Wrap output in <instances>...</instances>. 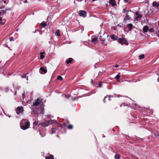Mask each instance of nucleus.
<instances>
[{
    "label": "nucleus",
    "instance_id": "1",
    "mask_svg": "<svg viewBox=\"0 0 159 159\" xmlns=\"http://www.w3.org/2000/svg\"><path fill=\"white\" fill-rule=\"evenodd\" d=\"M31 108L34 113V116L35 117H38L39 114L44 113L43 103L42 101L39 98L37 99L35 102L34 103Z\"/></svg>",
    "mask_w": 159,
    "mask_h": 159
},
{
    "label": "nucleus",
    "instance_id": "2",
    "mask_svg": "<svg viewBox=\"0 0 159 159\" xmlns=\"http://www.w3.org/2000/svg\"><path fill=\"white\" fill-rule=\"evenodd\" d=\"M30 126V123L25 119H23L20 121V127L23 130H25L28 128Z\"/></svg>",
    "mask_w": 159,
    "mask_h": 159
},
{
    "label": "nucleus",
    "instance_id": "3",
    "mask_svg": "<svg viewBox=\"0 0 159 159\" xmlns=\"http://www.w3.org/2000/svg\"><path fill=\"white\" fill-rule=\"evenodd\" d=\"M117 40L119 43L122 44L125 43L126 42V39L124 38H118Z\"/></svg>",
    "mask_w": 159,
    "mask_h": 159
},
{
    "label": "nucleus",
    "instance_id": "4",
    "mask_svg": "<svg viewBox=\"0 0 159 159\" xmlns=\"http://www.w3.org/2000/svg\"><path fill=\"white\" fill-rule=\"evenodd\" d=\"M79 13L80 16L84 17L86 16L87 13L86 12L83 10H80L79 11Z\"/></svg>",
    "mask_w": 159,
    "mask_h": 159
},
{
    "label": "nucleus",
    "instance_id": "5",
    "mask_svg": "<svg viewBox=\"0 0 159 159\" xmlns=\"http://www.w3.org/2000/svg\"><path fill=\"white\" fill-rule=\"evenodd\" d=\"M16 113L19 114L21 113L23 111V107H18L16 110Z\"/></svg>",
    "mask_w": 159,
    "mask_h": 159
},
{
    "label": "nucleus",
    "instance_id": "6",
    "mask_svg": "<svg viewBox=\"0 0 159 159\" xmlns=\"http://www.w3.org/2000/svg\"><path fill=\"white\" fill-rule=\"evenodd\" d=\"M56 120H49V121H46L44 124L45 125H46L47 126H48V125L52 124L53 123L55 122V121H56Z\"/></svg>",
    "mask_w": 159,
    "mask_h": 159
},
{
    "label": "nucleus",
    "instance_id": "7",
    "mask_svg": "<svg viewBox=\"0 0 159 159\" xmlns=\"http://www.w3.org/2000/svg\"><path fill=\"white\" fill-rule=\"evenodd\" d=\"M98 38L97 37L92 38L91 42L94 44H95L98 42Z\"/></svg>",
    "mask_w": 159,
    "mask_h": 159
},
{
    "label": "nucleus",
    "instance_id": "8",
    "mask_svg": "<svg viewBox=\"0 0 159 159\" xmlns=\"http://www.w3.org/2000/svg\"><path fill=\"white\" fill-rule=\"evenodd\" d=\"M111 39L114 40H117L118 39V37L114 34H112L110 36Z\"/></svg>",
    "mask_w": 159,
    "mask_h": 159
},
{
    "label": "nucleus",
    "instance_id": "9",
    "mask_svg": "<svg viewBox=\"0 0 159 159\" xmlns=\"http://www.w3.org/2000/svg\"><path fill=\"white\" fill-rule=\"evenodd\" d=\"M40 72L41 73H45L47 72V70L43 67H41L40 69Z\"/></svg>",
    "mask_w": 159,
    "mask_h": 159
},
{
    "label": "nucleus",
    "instance_id": "10",
    "mask_svg": "<svg viewBox=\"0 0 159 159\" xmlns=\"http://www.w3.org/2000/svg\"><path fill=\"white\" fill-rule=\"evenodd\" d=\"M152 5L153 7L158 8L159 7V2L157 3L156 2L152 3Z\"/></svg>",
    "mask_w": 159,
    "mask_h": 159
},
{
    "label": "nucleus",
    "instance_id": "11",
    "mask_svg": "<svg viewBox=\"0 0 159 159\" xmlns=\"http://www.w3.org/2000/svg\"><path fill=\"white\" fill-rule=\"evenodd\" d=\"M109 3L113 6H114L116 4V2L115 0H110L109 1Z\"/></svg>",
    "mask_w": 159,
    "mask_h": 159
},
{
    "label": "nucleus",
    "instance_id": "12",
    "mask_svg": "<svg viewBox=\"0 0 159 159\" xmlns=\"http://www.w3.org/2000/svg\"><path fill=\"white\" fill-rule=\"evenodd\" d=\"M148 26L146 25L143 27V31L145 32H147L148 30Z\"/></svg>",
    "mask_w": 159,
    "mask_h": 159
},
{
    "label": "nucleus",
    "instance_id": "13",
    "mask_svg": "<svg viewBox=\"0 0 159 159\" xmlns=\"http://www.w3.org/2000/svg\"><path fill=\"white\" fill-rule=\"evenodd\" d=\"M46 159H53V156L52 155H50L46 157Z\"/></svg>",
    "mask_w": 159,
    "mask_h": 159
},
{
    "label": "nucleus",
    "instance_id": "14",
    "mask_svg": "<svg viewBox=\"0 0 159 159\" xmlns=\"http://www.w3.org/2000/svg\"><path fill=\"white\" fill-rule=\"evenodd\" d=\"M111 97V96L110 95H109L108 96H107L106 97H105V98H104V100H103V102L104 103L105 102V99L106 98H107L108 97V99L110 101L111 100V99H110V97ZM111 97H113L112 96H111Z\"/></svg>",
    "mask_w": 159,
    "mask_h": 159
},
{
    "label": "nucleus",
    "instance_id": "15",
    "mask_svg": "<svg viewBox=\"0 0 159 159\" xmlns=\"http://www.w3.org/2000/svg\"><path fill=\"white\" fill-rule=\"evenodd\" d=\"M72 61V59L71 58H69L68 60H67L66 61V63L67 64H69Z\"/></svg>",
    "mask_w": 159,
    "mask_h": 159
},
{
    "label": "nucleus",
    "instance_id": "16",
    "mask_svg": "<svg viewBox=\"0 0 159 159\" xmlns=\"http://www.w3.org/2000/svg\"><path fill=\"white\" fill-rule=\"evenodd\" d=\"M114 157L115 159H120V155L118 154H116L115 155Z\"/></svg>",
    "mask_w": 159,
    "mask_h": 159
},
{
    "label": "nucleus",
    "instance_id": "17",
    "mask_svg": "<svg viewBox=\"0 0 159 159\" xmlns=\"http://www.w3.org/2000/svg\"><path fill=\"white\" fill-rule=\"evenodd\" d=\"M128 27L130 30H131L133 27V25L131 24H129L128 25Z\"/></svg>",
    "mask_w": 159,
    "mask_h": 159
},
{
    "label": "nucleus",
    "instance_id": "18",
    "mask_svg": "<svg viewBox=\"0 0 159 159\" xmlns=\"http://www.w3.org/2000/svg\"><path fill=\"white\" fill-rule=\"evenodd\" d=\"M119 73L115 77V78L116 79L117 81L118 82L119 81V79L120 78V75H119Z\"/></svg>",
    "mask_w": 159,
    "mask_h": 159
},
{
    "label": "nucleus",
    "instance_id": "19",
    "mask_svg": "<svg viewBox=\"0 0 159 159\" xmlns=\"http://www.w3.org/2000/svg\"><path fill=\"white\" fill-rule=\"evenodd\" d=\"M44 52H41L40 53V58L41 59H43L44 57V55H43V54H45Z\"/></svg>",
    "mask_w": 159,
    "mask_h": 159
},
{
    "label": "nucleus",
    "instance_id": "20",
    "mask_svg": "<svg viewBox=\"0 0 159 159\" xmlns=\"http://www.w3.org/2000/svg\"><path fill=\"white\" fill-rule=\"evenodd\" d=\"M6 11L5 10H1L0 11V16L1 15L5 13Z\"/></svg>",
    "mask_w": 159,
    "mask_h": 159
},
{
    "label": "nucleus",
    "instance_id": "21",
    "mask_svg": "<svg viewBox=\"0 0 159 159\" xmlns=\"http://www.w3.org/2000/svg\"><path fill=\"white\" fill-rule=\"evenodd\" d=\"M57 129L56 128H52V134L55 133Z\"/></svg>",
    "mask_w": 159,
    "mask_h": 159
},
{
    "label": "nucleus",
    "instance_id": "22",
    "mask_svg": "<svg viewBox=\"0 0 159 159\" xmlns=\"http://www.w3.org/2000/svg\"><path fill=\"white\" fill-rule=\"evenodd\" d=\"M60 31L59 30H57L56 32L55 33V34L57 35V36H59L60 35Z\"/></svg>",
    "mask_w": 159,
    "mask_h": 159
},
{
    "label": "nucleus",
    "instance_id": "23",
    "mask_svg": "<svg viewBox=\"0 0 159 159\" xmlns=\"http://www.w3.org/2000/svg\"><path fill=\"white\" fill-rule=\"evenodd\" d=\"M41 25L42 27H44L46 25V24L43 22H42L41 23Z\"/></svg>",
    "mask_w": 159,
    "mask_h": 159
},
{
    "label": "nucleus",
    "instance_id": "24",
    "mask_svg": "<svg viewBox=\"0 0 159 159\" xmlns=\"http://www.w3.org/2000/svg\"><path fill=\"white\" fill-rule=\"evenodd\" d=\"M57 79L58 80H63V78L61 76L59 75L57 77Z\"/></svg>",
    "mask_w": 159,
    "mask_h": 159
},
{
    "label": "nucleus",
    "instance_id": "25",
    "mask_svg": "<svg viewBox=\"0 0 159 159\" xmlns=\"http://www.w3.org/2000/svg\"><path fill=\"white\" fill-rule=\"evenodd\" d=\"M141 15H139L138 16H137L135 17V19L136 20H138L139 18H141Z\"/></svg>",
    "mask_w": 159,
    "mask_h": 159
},
{
    "label": "nucleus",
    "instance_id": "26",
    "mask_svg": "<svg viewBox=\"0 0 159 159\" xmlns=\"http://www.w3.org/2000/svg\"><path fill=\"white\" fill-rule=\"evenodd\" d=\"M144 57V55L143 54L140 55L139 56V58L140 59H143Z\"/></svg>",
    "mask_w": 159,
    "mask_h": 159
},
{
    "label": "nucleus",
    "instance_id": "27",
    "mask_svg": "<svg viewBox=\"0 0 159 159\" xmlns=\"http://www.w3.org/2000/svg\"><path fill=\"white\" fill-rule=\"evenodd\" d=\"M67 127H68V128L70 129H71L73 128V126L72 125H68Z\"/></svg>",
    "mask_w": 159,
    "mask_h": 159
},
{
    "label": "nucleus",
    "instance_id": "28",
    "mask_svg": "<svg viewBox=\"0 0 159 159\" xmlns=\"http://www.w3.org/2000/svg\"><path fill=\"white\" fill-rule=\"evenodd\" d=\"M3 2L5 4H6V1L5 0H1L0 1V4H1L2 3V2Z\"/></svg>",
    "mask_w": 159,
    "mask_h": 159
},
{
    "label": "nucleus",
    "instance_id": "29",
    "mask_svg": "<svg viewBox=\"0 0 159 159\" xmlns=\"http://www.w3.org/2000/svg\"><path fill=\"white\" fill-rule=\"evenodd\" d=\"M5 6L4 5H3L2 4V3L0 4V9H2V8H3Z\"/></svg>",
    "mask_w": 159,
    "mask_h": 159
},
{
    "label": "nucleus",
    "instance_id": "30",
    "mask_svg": "<svg viewBox=\"0 0 159 159\" xmlns=\"http://www.w3.org/2000/svg\"><path fill=\"white\" fill-rule=\"evenodd\" d=\"M148 31L150 32H152L153 31V29H150L148 30Z\"/></svg>",
    "mask_w": 159,
    "mask_h": 159
},
{
    "label": "nucleus",
    "instance_id": "31",
    "mask_svg": "<svg viewBox=\"0 0 159 159\" xmlns=\"http://www.w3.org/2000/svg\"><path fill=\"white\" fill-rule=\"evenodd\" d=\"M9 39L10 41H14V38L13 37H11Z\"/></svg>",
    "mask_w": 159,
    "mask_h": 159
},
{
    "label": "nucleus",
    "instance_id": "32",
    "mask_svg": "<svg viewBox=\"0 0 159 159\" xmlns=\"http://www.w3.org/2000/svg\"><path fill=\"white\" fill-rule=\"evenodd\" d=\"M27 74H25V75H22V78H25L26 76V75H27Z\"/></svg>",
    "mask_w": 159,
    "mask_h": 159
},
{
    "label": "nucleus",
    "instance_id": "33",
    "mask_svg": "<svg viewBox=\"0 0 159 159\" xmlns=\"http://www.w3.org/2000/svg\"><path fill=\"white\" fill-rule=\"evenodd\" d=\"M102 82H100L99 84H98V86L99 87H101L102 86Z\"/></svg>",
    "mask_w": 159,
    "mask_h": 159
},
{
    "label": "nucleus",
    "instance_id": "34",
    "mask_svg": "<svg viewBox=\"0 0 159 159\" xmlns=\"http://www.w3.org/2000/svg\"><path fill=\"white\" fill-rule=\"evenodd\" d=\"M25 93H23V94H22V98H23V99H24L25 98Z\"/></svg>",
    "mask_w": 159,
    "mask_h": 159
},
{
    "label": "nucleus",
    "instance_id": "35",
    "mask_svg": "<svg viewBox=\"0 0 159 159\" xmlns=\"http://www.w3.org/2000/svg\"><path fill=\"white\" fill-rule=\"evenodd\" d=\"M6 91H7L9 89V88L7 87L6 88Z\"/></svg>",
    "mask_w": 159,
    "mask_h": 159
},
{
    "label": "nucleus",
    "instance_id": "36",
    "mask_svg": "<svg viewBox=\"0 0 159 159\" xmlns=\"http://www.w3.org/2000/svg\"><path fill=\"white\" fill-rule=\"evenodd\" d=\"M119 66V65H118V64H116V65L115 66V67H116V68H117V67H118Z\"/></svg>",
    "mask_w": 159,
    "mask_h": 159
},
{
    "label": "nucleus",
    "instance_id": "37",
    "mask_svg": "<svg viewBox=\"0 0 159 159\" xmlns=\"http://www.w3.org/2000/svg\"><path fill=\"white\" fill-rule=\"evenodd\" d=\"M135 15L136 16H138L140 14H139V13L138 12H136L135 13Z\"/></svg>",
    "mask_w": 159,
    "mask_h": 159
},
{
    "label": "nucleus",
    "instance_id": "38",
    "mask_svg": "<svg viewBox=\"0 0 159 159\" xmlns=\"http://www.w3.org/2000/svg\"><path fill=\"white\" fill-rule=\"evenodd\" d=\"M124 1L126 3L128 2V0H124Z\"/></svg>",
    "mask_w": 159,
    "mask_h": 159
},
{
    "label": "nucleus",
    "instance_id": "39",
    "mask_svg": "<svg viewBox=\"0 0 159 159\" xmlns=\"http://www.w3.org/2000/svg\"><path fill=\"white\" fill-rule=\"evenodd\" d=\"M34 124H35V125H38V123H37L36 122H34Z\"/></svg>",
    "mask_w": 159,
    "mask_h": 159
},
{
    "label": "nucleus",
    "instance_id": "40",
    "mask_svg": "<svg viewBox=\"0 0 159 159\" xmlns=\"http://www.w3.org/2000/svg\"><path fill=\"white\" fill-rule=\"evenodd\" d=\"M63 125H64V126H66V124L65 123H63Z\"/></svg>",
    "mask_w": 159,
    "mask_h": 159
},
{
    "label": "nucleus",
    "instance_id": "41",
    "mask_svg": "<svg viewBox=\"0 0 159 159\" xmlns=\"http://www.w3.org/2000/svg\"><path fill=\"white\" fill-rule=\"evenodd\" d=\"M2 20V18L1 17H0V23L1 22Z\"/></svg>",
    "mask_w": 159,
    "mask_h": 159
},
{
    "label": "nucleus",
    "instance_id": "42",
    "mask_svg": "<svg viewBox=\"0 0 159 159\" xmlns=\"http://www.w3.org/2000/svg\"><path fill=\"white\" fill-rule=\"evenodd\" d=\"M47 117L48 118L50 117V115H48L47 116Z\"/></svg>",
    "mask_w": 159,
    "mask_h": 159
},
{
    "label": "nucleus",
    "instance_id": "43",
    "mask_svg": "<svg viewBox=\"0 0 159 159\" xmlns=\"http://www.w3.org/2000/svg\"><path fill=\"white\" fill-rule=\"evenodd\" d=\"M76 0L79 2H81L82 1V0Z\"/></svg>",
    "mask_w": 159,
    "mask_h": 159
},
{
    "label": "nucleus",
    "instance_id": "44",
    "mask_svg": "<svg viewBox=\"0 0 159 159\" xmlns=\"http://www.w3.org/2000/svg\"><path fill=\"white\" fill-rule=\"evenodd\" d=\"M1 24H2V25H3L5 23H3V22H2V23H1Z\"/></svg>",
    "mask_w": 159,
    "mask_h": 159
},
{
    "label": "nucleus",
    "instance_id": "45",
    "mask_svg": "<svg viewBox=\"0 0 159 159\" xmlns=\"http://www.w3.org/2000/svg\"><path fill=\"white\" fill-rule=\"evenodd\" d=\"M27 1H25V2H24V3H27Z\"/></svg>",
    "mask_w": 159,
    "mask_h": 159
},
{
    "label": "nucleus",
    "instance_id": "46",
    "mask_svg": "<svg viewBox=\"0 0 159 159\" xmlns=\"http://www.w3.org/2000/svg\"><path fill=\"white\" fill-rule=\"evenodd\" d=\"M157 81H158V82H159V79H157Z\"/></svg>",
    "mask_w": 159,
    "mask_h": 159
},
{
    "label": "nucleus",
    "instance_id": "47",
    "mask_svg": "<svg viewBox=\"0 0 159 159\" xmlns=\"http://www.w3.org/2000/svg\"><path fill=\"white\" fill-rule=\"evenodd\" d=\"M28 80V76L27 77V80Z\"/></svg>",
    "mask_w": 159,
    "mask_h": 159
},
{
    "label": "nucleus",
    "instance_id": "48",
    "mask_svg": "<svg viewBox=\"0 0 159 159\" xmlns=\"http://www.w3.org/2000/svg\"><path fill=\"white\" fill-rule=\"evenodd\" d=\"M45 136V134H44L42 136V137H43L44 136Z\"/></svg>",
    "mask_w": 159,
    "mask_h": 159
},
{
    "label": "nucleus",
    "instance_id": "49",
    "mask_svg": "<svg viewBox=\"0 0 159 159\" xmlns=\"http://www.w3.org/2000/svg\"><path fill=\"white\" fill-rule=\"evenodd\" d=\"M40 34L41 35V34H42V33H40Z\"/></svg>",
    "mask_w": 159,
    "mask_h": 159
},
{
    "label": "nucleus",
    "instance_id": "50",
    "mask_svg": "<svg viewBox=\"0 0 159 159\" xmlns=\"http://www.w3.org/2000/svg\"><path fill=\"white\" fill-rule=\"evenodd\" d=\"M36 31H37L36 30H35V32H34V33H35L36 32Z\"/></svg>",
    "mask_w": 159,
    "mask_h": 159
}]
</instances>
